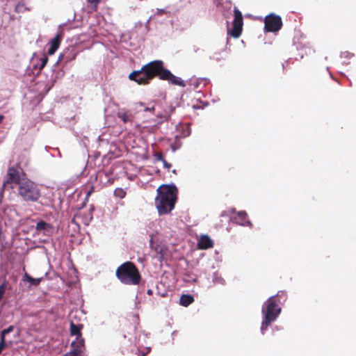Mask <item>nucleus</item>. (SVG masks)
I'll return each mask as SVG.
<instances>
[{
    "instance_id": "nucleus-1",
    "label": "nucleus",
    "mask_w": 356,
    "mask_h": 356,
    "mask_svg": "<svg viewBox=\"0 0 356 356\" xmlns=\"http://www.w3.org/2000/svg\"><path fill=\"white\" fill-rule=\"evenodd\" d=\"M154 77H159L163 81H168L170 83L184 87V81L179 77L175 76L172 72L164 67V63L161 60H155L143 65L140 70L131 72L129 79L139 85H147Z\"/></svg>"
},
{
    "instance_id": "nucleus-2",
    "label": "nucleus",
    "mask_w": 356,
    "mask_h": 356,
    "mask_svg": "<svg viewBox=\"0 0 356 356\" xmlns=\"http://www.w3.org/2000/svg\"><path fill=\"white\" fill-rule=\"evenodd\" d=\"M286 300V294L284 291H279L275 296L270 297L264 304L262 307V314L264 318L262 321L261 331L266 330L268 326L274 322L281 312L280 304H282Z\"/></svg>"
},
{
    "instance_id": "nucleus-3",
    "label": "nucleus",
    "mask_w": 356,
    "mask_h": 356,
    "mask_svg": "<svg viewBox=\"0 0 356 356\" xmlns=\"http://www.w3.org/2000/svg\"><path fill=\"white\" fill-rule=\"evenodd\" d=\"M177 188L175 185H163L157 189L155 205L159 216L168 214L175 208Z\"/></svg>"
},
{
    "instance_id": "nucleus-4",
    "label": "nucleus",
    "mask_w": 356,
    "mask_h": 356,
    "mask_svg": "<svg viewBox=\"0 0 356 356\" xmlns=\"http://www.w3.org/2000/svg\"><path fill=\"white\" fill-rule=\"evenodd\" d=\"M115 275L122 284L127 285H138L142 280L138 268L131 261H126L119 266Z\"/></svg>"
},
{
    "instance_id": "nucleus-5",
    "label": "nucleus",
    "mask_w": 356,
    "mask_h": 356,
    "mask_svg": "<svg viewBox=\"0 0 356 356\" xmlns=\"http://www.w3.org/2000/svg\"><path fill=\"white\" fill-rule=\"evenodd\" d=\"M18 195L26 202H35L41 197L38 185L28 179H22L17 188Z\"/></svg>"
},
{
    "instance_id": "nucleus-6",
    "label": "nucleus",
    "mask_w": 356,
    "mask_h": 356,
    "mask_svg": "<svg viewBox=\"0 0 356 356\" xmlns=\"http://www.w3.org/2000/svg\"><path fill=\"white\" fill-rule=\"evenodd\" d=\"M282 26V21L279 15L271 13L264 19V30L266 32H277L281 29Z\"/></svg>"
},
{
    "instance_id": "nucleus-7",
    "label": "nucleus",
    "mask_w": 356,
    "mask_h": 356,
    "mask_svg": "<svg viewBox=\"0 0 356 356\" xmlns=\"http://www.w3.org/2000/svg\"><path fill=\"white\" fill-rule=\"evenodd\" d=\"M234 19L233 21V28L230 31V35L235 38H238L242 32L243 29V16L241 13L236 8H234Z\"/></svg>"
},
{
    "instance_id": "nucleus-8",
    "label": "nucleus",
    "mask_w": 356,
    "mask_h": 356,
    "mask_svg": "<svg viewBox=\"0 0 356 356\" xmlns=\"http://www.w3.org/2000/svg\"><path fill=\"white\" fill-rule=\"evenodd\" d=\"M21 180L19 171L13 167L9 168L6 175V179L2 185L1 190H5L10 184H15L19 186Z\"/></svg>"
},
{
    "instance_id": "nucleus-9",
    "label": "nucleus",
    "mask_w": 356,
    "mask_h": 356,
    "mask_svg": "<svg viewBox=\"0 0 356 356\" xmlns=\"http://www.w3.org/2000/svg\"><path fill=\"white\" fill-rule=\"evenodd\" d=\"M35 230L38 233L42 232L44 235L49 236L53 232V227L44 220H40L36 224Z\"/></svg>"
},
{
    "instance_id": "nucleus-10",
    "label": "nucleus",
    "mask_w": 356,
    "mask_h": 356,
    "mask_svg": "<svg viewBox=\"0 0 356 356\" xmlns=\"http://www.w3.org/2000/svg\"><path fill=\"white\" fill-rule=\"evenodd\" d=\"M213 243L209 236L203 235L200 237L197 243V248L200 250H206L213 248Z\"/></svg>"
},
{
    "instance_id": "nucleus-11",
    "label": "nucleus",
    "mask_w": 356,
    "mask_h": 356,
    "mask_svg": "<svg viewBox=\"0 0 356 356\" xmlns=\"http://www.w3.org/2000/svg\"><path fill=\"white\" fill-rule=\"evenodd\" d=\"M234 222L241 225H250L251 222L248 219V214L245 211H239L233 218Z\"/></svg>"
},
{
    "instance_id": "nucleus-12",
    "label": "nucleus",
    "mask_w": 356,
    "mask_h": 356,
    "mask_svg": "<svg viewBox=\"0 0 356 356\" xmlns=\"http://www.w3.org/2000/svg\"><path fill=\"white\" fill-rule=\"evenodd\" d=\"M61 42V37L59 35H56L49 42L50 47L48 49V54L53 55L56 51L58 49Z\"/></svg>"
},
{
    "instance_id": "nucleus-13",
    "label": "nucleus",
    "mask_w": 356,
    "mask_h": 356,
    "mask_svg": "<svg viewBox=\"0 0 356 356\" xmlns=\"http://www.w3.org/2000/svg\"><path fill=\"white\" fill-rule=\"evenodd\" d=\"M64 55L65 56V63L74 60L77 56V51L74 47H68L64 49Z\"/></svg>"
},
{
    "instance_id": "nucleus-14",
    "label": "nucleus",
    "mask_w": 356,
    "mask_h": 356,
    "mask_svg": "<svg viewBox=\"0 0 356 356\" xmlns=\"http://www.w3.org/2000/svg\"><path fill=\"white\" fill-rule=\"evenodd\" d=\"M83 325L82 324H75L72 321L70 322V334L72 336H76V339L82 337L81 330Z\"/></svg>"
},
{
    "instance_id": "nucleus-15",
    "label": "nucleus",
    "mask_w": 356,
    "mask_h": 356,
    "mask_svg": "<svg viewBox=\"0 0 356 356\" xmlns=\"http://www.w3.org/2000/svg\"><path fill=\"white\" fill-rule=\"evenodd\" d=\"M71 346L72 348V350H77L80 355L86 348L84 339H76L75 341L72 342Z\"/></svg>"
},
{
    "instance_id": "nucleus-16",
    "label": "nucleus",
    "mask_w": 356,
    "mask_h": 356,
    "mask_svg": "<svg viewBox=\"0 0 356 356\" xmlns=\"http://www.w3.org/2000/svg\"><path fill=\"white\" fill-rule=\"evenodd\" d=\"M194 298L191 295L183 294L180 297L179 303L184 307H188L194 302Z\"/></svg>"
},
{
    "instance_id": "nucleus-17",
    "label": "nucleus",
    "mask_w": 356,
    "mask_h": 356,
    "mask_svg": "<svg viewBox=\"0 0 356 356\" xmlns=\"http://www.w3.org/2000/svg\"><path fill=\"white\" fill-rule=\"evenodd\" d=\"M167 108L168 110H165L163 113H156V116L165 120H168L170 118L171 113L174 111V108L171 106H168Z\"/></svg>"
},
{
    "instance_id": "nucleus-18",
    "label": "nucleus",
    "mask_w": 356,
    "mask_h": 356,
    "mask_svg": "<svg viewBox=\"0 0 356 356\" xmlns=\"http://www.w3.org/2000/svg\"><path fill=\"white\" fill-rule=\"evenodd\" d=\"M13 330H14V326L10 325L8 327H7L6 329L3 330L2 332H1V340L3 339V343H6V345H11L12 344L11 341H6V335L7 334H9L10 332H13Z\"/></svg>"
},
{
    "instance_id": "nucleus-19",
    "label": "nucleus",
    "mask_w": 356,
    "mask_h": 356,
    "mask_svg": "<svg viewBox=\"0 0 356 356\" xmlns=\"http://www.w3.org/2000/svg\"><path fill=\"white\" fill-rule=\"evenodd\" d=\"M24 277L31 285L35 286H38L42 280V278H33L27 273L25 274Z\"/></svg>"
},
{
    "instance_id": "nucleus-20",
    "label": "nucleus",
    "mask_w": 356,
    "mask_h": 356,
    "mask_svg": "<svg viewBox=\"0 0 356 356\" xmlns=\"http://www.w3.org/2000/svg\"><path fill=\"white\" fill-rule=\"evenodd\" d=\"M118 116L119 118L121 119V120L124 122V123H127L128 122H131V114L127 113V112H124V113H119L118 114Z\"/></svg>"
},
{
    "instance_id": "nucleus-21",
    "label": "nucleus",
    "mask_w": 356,
    "mask_h": 356,
    "mask_svg": "<svg viewBox=\"0 0 356 356\" xmlns=\"http://www.w3.org/2000/svg\"><path fill=\"white\" fill-rule=\"evenodd\" d=\"M113 195L115 197H119L120 199H123L126 195H127V193L126 191L122 188H116L115 190H114V192H113Z\"/></svg>"
},
{
    "instance_id": "nucleus-22",
    "label": "nucleus",
    "mask_w": 356,
    "mask_h": 356,
    "mask_svg": "<svg viewBox=\"0 0 356 356\" xmlns=\"http://www.w3.org/2000/svg\"><path fill=\"white\" fill-rule=\"evenodd\" d=\"M102 0H87L88 3L91 6L93 11H96L98 7V4Z\"/></svg>"
},
{
    "instance_id": "nucleus-23",
    "label": "nucleus",
    "mask_w": 356,
    "mask_h": 356,
    "mask_svg": "<svg viewBox=\"0 0 356 356\" xmlns=\"http://www.w3.org/2000/svg\"><path fill=\"white\" fill-rule=\"evenodd\" d=\"M6 289V283L4 282L2 284L0 285V300L2 299L3 294L5 293Z\"/></svg>"
},
{
    "instance_id": "nucleus-24",
    "label": "nucleus",
    "mask_w": 356,
    "mask_h": 356,
    "mask_svg": "<svg viewBox=\"0 0 356 356\" xmlns=\"http://www.w3.org/2000/svg\"><path fill=\"white\" fill-rule=\"evenodd\" d=\"M154 156L156 161L163 162L165 160L162 153H161V152H157Z\"/></svg>"
},
{
    "instance_id": "nucleus-25",
    "label": "nucleus",
    "mask_w": 356,
    "mask_h": 356,
    "mask_svg": "<svg viewBox=\"0 0 356 356\" xmlns=\"http://www.w3.org/2000/svg\"><path fill=\"white\" fill-rule=\"evenodd\" d=\"M48 62V58L47 56H44L41 58V65L40 66V69L42 70L44 67V66L47 65Z\"/></svg>"
},
{
    "instance_id": "nucleus-26",
    "label": "nucleus",
    "mask_w": 356,
    "mask_h": 356,
    "mask_svg": "<svg viewBox=\"0 0 356 356\" xmlns=\"http://www.w3.org/2000/svg\"><path fill=\"white\" fill-rule=\"evenodd\" d=\"M63 356H79V353L77 350H71L70 352L65 353Z\"/></svg>"
},
{
    "instance_id": "nucleus-27",
    "label": "nucleus",
    "mask_w": 356,
    "mask_h": 356,
    "mask_svg": "<svg viewBox=\"0 0 356 356\" xmlns=\"http://www.w3.org/2000/svg\"><path fill=\"white\" fill-rule=\"evenodd\" d=\"M63 60L65 62V56L64 55V51H63V53H61L59 55L58 60H57V63H60V62H61Z\"/></svg>"
},
{
    "instance_id": "nucleus-28",
    "label": "nucleus",
    "mask_w": 356,
    "mask_h": 356,
    "mask_svg": "<svg viewBox=\"0 0 356 356\" xmlns=\"http://www.w3.org/2000/svg\"><path fill=\"white\" fill-rule=\"evenodd\" d=\"M162 163L163 164V167L167 169H170L172 166V165L170 163L167 162L165 160H164Z\"/></svg>"
},
{
    "instance_id": "nucleus-29",
    "label": "nucleus",
    "mask_w": 356,
    "mask_h": 356,
    "mask_svg": "<svg viewBox=\"0 0 356 356\" xmlns=\"http://www.w3.org/2000/svg\"><path fill=\"white\" fill-rule=\"evenodd\" d=\"M155 109H156V108H155L154 106H153V107H152V108H146L145 109V111H153V112H154V111H155Z\"/></svg>"
},
{
    "instance_id": "nucleus-30",
    "label": "nucleus",
    "mask_w": 356,
    "mask_h": 356,
    "mask_svg": "<svg viewBox=\"0 0 356 356\" xmlns=\"http://www.w3.org/2000/svg\"><path fill=\"white\" fill-rule=\"evenodd\" d=\"M171 148H172V151H175L177 149V147H175V144L171 145Z\"/></svg>"
},
{
    "instance_id": "nucleus-31",
    "label": "nucleus",
    "mask_w": 356,
    "mask_h": 356,
    "mask_svg": "<svg viewBox=\"0 0 356 356\" xmlns=\"http://www.w3.org/2000/svg\"><path fill=\"white\" fill-rule=\"evenodd\" d=\"M4 118H5L4 115H0V124L3 122Z\"/></svg>"
},
{
    "instance_id": "nucleus-32",
    "label": "nucleus",
    "mask_w": 356,
    "mask_h": 356,
    "mask_svg": "<svg viewBox=\"0 0 356 356\" xmlns=\"http://www.w3.org/2000/svg\"><path fill=\"white\" fill-rule=\"evenodd\" d=\"M92 192V188L87 193V196H89Z\"/></svg>"
},
{
    "instance_id": "nucleus-33",
    "label": "nucleus",
    "mask_w": 356,
    "mask_h": 356,
    "mask_svg": "<svg viewBox=\"0 0 356 356\" xmlns=\"http://www.w3.org/2000/svg\"><path fill=\"white\" fill-rule=\"evenodd\" d=\"M147 293L149 294V295L152 294V291L151 289H149L147 291Z\"/></svg>"
},
{
    "instance_id": "nucleus-34",
    "label": "nucleus",
    "mask_w": 356,
    "mask_h": 356,
    "mask_svg": "<svg viewBox=\"0 0 356 356\" xmlns=\"http://www.w3.org/2000/svg\"><path fill=\"white\" fill-rule=\"evenodd\" d=\"M232 213H235V212H236L235 209H232Z\"/></svg>"
},
{
    "instance_id": "nucleus-35",
    "label": "nucleus",
    "mask_w": 356,
    "mask_h": 356,
    "mask_svg": "<svg viewBox=\"0 0 356 356\" xmlns=\"http://www.w3.org/2000/svg\"><path fill=\"white\" fill-rule=\"evenodd\" d=\"M172 172H173V173H175V174H176V170H172Z\"/></svg>"
}]
</instances>
